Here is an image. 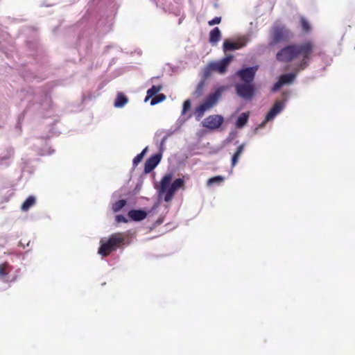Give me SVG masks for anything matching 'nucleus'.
Listing matches in <instances>:
<instances>
[{"label": "nucleus", "instance_id": "1", "mask_svg": "<svg viewBox=\"0 0 355 355\" xmlns=\"http://www.w3.org/2000/svg\"><path fill=\"white\" fill-rule=\"evenodd\" d=\"M313 50V44L311 42L288 44L277 53L276 59L280 62H290L299 55H302V60L295 64V71L300 72L309 67Z\"/></svg>", "mask_w": 355, "mask_h": 355}, {"label": "nucleus", "instance_id": "2", "mask_svg": "<svg viewBox=\"0 0 355 355\" xmlns=\"http://www.w3.org/2000/svg\"><path fill=\"white\" fill-rule=\"evenodd\" d=\"M126 236L123 232L112 234L107 240L101 239L98 253L103 257H107L112 252L116 250L125 245Z\"/></svg>", "mask_w": 355, "mask_h": 355}, {"label": "nucleus", "instance_id": "3", "mask_svg": "<svg viewBox=\"0 0 355 355\" xmlns=\"http://www.w3.org/2000/svg\"><path fill=\"white\" fill-rule=\"evenodd\" d=\"M172 173L166 174L160 181L159 193H164V201L168 202L172 200L175 192L184 187V180L178 178L171 183Z\"/></svg>", "mask_w": 355, "mask_h": 355}, {"label": "nucleus", "instance_id": "4", "mask_svg": "<svg viewBox=\"0 0 355 355\" xmlns=\"http://www.w3.org/2000/svg\"><path fill=\"white\" fill-rule=\"evenodd\" d=\"M236 94L242 99L251 101L256 92L254 83H241L235 85Z\"/></svg>", "mask_w": 355, "mask_h": 355}, {"label": "nucleus", "instance_id": "5", "mask_svg": "<svg viewBox=\"0 0 355 355\" xmlns=\"http://www.w3.org/2000/svg\"><path fill=\"white\" fill-rule=\"evenodd\" d=\"M258 69L257 65L242 67L236 72V75L243 83H253Z\"/></svg>", "mask_w": 355, "mask_h": 355}, {"label": "nucleus", "instance_id": "6", "mask_svg": "<svg viewBox=\"0 0 355 355\" xmlns=\"http://www.w3.org/2000/svg\"><path fill=\"white\" fill-rule=\"evenodd\" d=\"M223 122L224 118L222 115L213 114L206 117L202 121V125L209 130H216L221 126Z\"/></svg>", "mask_w": 355, "mask_h": 355}, {"label": "nucleus", "instance_id": "7", "mask_svg": "<svg viewBox=\"0 0 355 355\" xmlns=\"http://www.w3.org/2000/svg\"><path fill=\"white\" fill-rule=\"evenodd\" d=\"M233 58L234 56L232 55H229L218 61L211 62H209L210 67H211L214 71L224 74L227 71V67Z\"/></svg>", "mask_w": 355, "mask_h": 355}, {"label": "nucleus", "instance_id": "8", "mask_svg": "<svg viewBox=\"0 0 355 355\" xmlns=\"http://www.w3.org/2000/svg\"><path fill=\"white\" fill-rule=\"evenodd\" d=\"M225 89V88L224 86L216 87L213 92H211L207 95L203 103L209 108H211L217 103Z\"/></svg>", "mask_w": 355, "mask_h": 355}, {"label": "nucleus", "instance_id": "9", "mask_svg": "<svg viewBox=\"0 0 355 355\" xmlns=\"http://www.w3.org/2000/svg\"><path fill=\"white\" fill-rule=\"evenodd\" d=\"M247 39H242L238 42H233L230 40H225L223 44V50L225 53L227 51H233L239 49L246 45Z\"/></svg>", "mask_w": 355, "mask_h": 355}, {"label": "nucleus", "instance_id": "10", "mask_svg": "<svg viewBox=\"0 0 355 355\" xmlns=\"http://www.w3.org/2000/svg\"><path fill=\"white\" fill-rule=\"evenodd\" d=\"M286 101V100H285L284 102L279 101H276L267 113L266 116V121H270L273 120L277 115L281 113L285 107Z\"/></svg>", "mask_w": 355, "mask_h": 355}, {"label": "nucleus", "instance_id": "11", "mask_svg": "<svg viewBox=\"0 0 355 355\" xmlns=\"http://www.w3.org/2000/svg\"><path fill=\"white\" fill-rule=\"evenodd\" d=\"M272 41L270 45L277 44L285 40L284 28L282 26H275L272 32Z\"/></svg>", "mask_w": 355, "mask_h": 355}, {"label": "nucleus", "instance_id": "12", "mask_svg": "<svg viewBox=\"0 0 355 355\" xmlns=\"http://www.w3.org/2000/svg\"><path fill=\"white\" fill-rule=\"evenodd\" d=\"M162 157H150L145 162L144 172L150 173L160 162Z\"/></svg>", "mask_w": 355, "mask_h": 355}, {"label": "nucleus", "instance_id": "13", "mask_svg": "<svg viewBox=\"0 0 355 355\" xmlns=\"http://www.w3.org/2000/svg\"><path fill=\"white\" fill-rule=\"evenodd\" d=\"M221 37V31L218 27H215L209 32V42L212 45H216Z\"/></svg>", "mask_w": 355, "mask_h": 355}, {"label": "nucleus", "instance_id": "14", "mask_svg": "<svg viewBox=\"0 0 355 355\" xmlns=\"http://www.w3.org/2000/svg\"><path fill=\"white\" fill-rule=\"evenodd\" d=\"M128 216L135 221H140L146 218L147 214L144 210L132 209L128 212Z\"/></svg>", "mask_w": 355, "mask_h": 355}, {"label": "nucleus", "instance_id": "15", "mask_svg": "<svg viewBox=\"0 0 355 355\" xmlns=\"http://www.w3.org/2000/svg\"><path fill=\"white\" fill-rule=\"evenodd\" d=\"M249 116L250 113L248 112L241 113L235 122L236 128L238 129L243 128L247 124Z\"/></svg>", "mask_w": 355, "mask_h": 355}, {"label": "nucleus", "instance_id": "16", "mask_svg": "<svg viewBox=\"0 0 355 355\" xmlns=\"http://www.w3.org/2000/svg\"><path fill=\"white\" fill-rule=\"evenodd\" d=\"M297 73L298 72L295 71V73L291 72L288 73H284L281 75L279 78L281 80L284 85H289L291 84L295 80Z\"/></svg>", "mask_w": 355, "mask_h": 355}, {"label": "nucleus", "instance_id": "17", "mask_svg": "<svg viewBox=\"0 0 355 355\" xmlns=\"http://www.w3.org/2000/svg\"><path fill=\"white\" fill-rule=\"evenodd\" d=\"M128 97L122 92H119L117 94V96L114 101V106L117 108L123 107L125 105L128 103Z\"/></svg>", "mask_w": 355, "mask_h": 355}, {"label": "nucleus", "instance_id": "18", "mask_svg": "<svg viewBox=\"0 0 355 355\" xmlns=\"http://www.w3.org/2000/svg\"><path fill=\"white\" fill-rule=\"evenodd\" d=\"M210 109L207 105H206L204 103H202L196 108V119L198 121L203 116L205 112Z\"/></svg>", "mask_w": 355, "mask_h": 355}, {"label": "nucleus", "instance_id": "19", "mask_svg": "<svg viewBox=\"0 0 355 355\" xmlns=\"http://www.w3.org/2000/svg\"><path fill=\"white\" fill-rule=\"evenodd\" d=\"M35 198L33 196H28L21 206V209L24 211H28L35 204Z\"/></svg>", "mask_w": 355, "mask_h": 355}, {"label": "nucleus", "instance_id": "20", "mask_svg": "<svg viewBox=\"0 0 355 355\" xmlns=\"http://www.w3.org/2000/svg\"><path fill=\"white\" fill-rule=\"evenodd\" d=\"M13 269V267L8 262L0 263V277L7 276Z\"/></svg>", "mask_w": 355, "mask_h": 355}, {"label": "nucleus", "instance_id": "21", "mask_svg": "<svg viewBox=\"0 0 355 355\" xmlns=\"http://www.w3.org/2000/svg\"><path fill=\"white\" fill-rule=\"evenodd\" d=\"M51 97L46 92L44 93L42 96V99L40 101V105L44 110H48L51 107Z\"/></svg>", "mask_w": 355, "mask_h": 355}, {"label": "nucleus", "instance_id": "22", "mask_svg": "<svg viewBox=\"0 0 355 355\" xmlns=\"http://www.w3.org/2000/svg\"><path fill=\"white\" fill-rule=\"evenodd\" d=\"M205 85V80L201 79L200 81L197 85V87L196 88V90L193 92V95L198 98L201 96L203 94V90Z\"/></svg>", "mask_w": 355, "mask_h": 355}, {"label": "nucleus", "instance_id": "23", "mask_svg": "<svg viewBox=\"0 0 355 355\" xmlns=\"http://www.w3.org/2000/svg\"><path fill=\"white\" fill-rule=\"evenodd\" d=\"M225 180V178L221 175H217L213 178H209L207 180V185L208 186H213L214 184H220Z\"/></svg>", "mask_w": 355, "mask_h": 355}, {"label": "nucleus", "instance_id": "24", "mask_svg": "<svg viewBox=\"0 0 355 355\" xmlns=\"http://www.w3.org/2000/svg\"><path fill=\"white\" fill-rule=\"evenodd\" d=\"M162 89V85H153L150 88H149L147 91L148 94V98H152L155 96L159 91Z\"/></svg>", "mask_w": 355, "mask_h": 355}, {"label": "nucleus", "instance_id": "25", "mask_svg": "<svg viewBox=\"0 0 355 355\" xmlns=\"http://www.w3.org/2000/svg\"><path fill=\"white\" fill-rule=\"evenodd\" d=\"M55 153V150L47 143L41 148L40 155H46Z\"/></svg>", "mask_w": 355, "mask_h": 355}, {"label": "nucleus", "instance_id": "26", "mask_svg": "<svg viewBox=\"0 0 355 355\" xmlns=\"http://www.w3.org/2000/svg\"><path fill=\"white\" fill-rule=\"evenodd\" d=\"M127 202L125 200H119L114 202L112 205V210L114 212H118L123 209L126 205Z\"/></svg>", "mask_w": 355, "mask_h": 355}, {"label": "nucleus", "instance_id": "27", "mask_svg": "<svg viewBox=\"0 0 355 355\" xmlns=\"http://www.w3.org/2000/svg\"><path fill=\"white\" fill-rule=\"evenodd\" d=\"M166 99V95L164 94H156L150 101V105H155L156 104H158L162 101H164Z\"/></svg>", "mask_w": 355, "mask_h": 355}, {"label": "nucleus", "instance_id": "28", "mask_svg": "<svg viewBox=\"0 0 355 355\" xmlns=\"http://www.w3.org/2000/svg\"><path fill=\"white\" fill-rule=\"evenodd\" d=\"M168 135H164L163 138L162 139V141L160 142L159 146V150L158 152L153 154L152 155H162L164 152V144L167 139Z\"/></svg>", "mask_w": 355, "mask_h": 355}, {"label": "nucleus", "instance_id": "29", "mask_svg": "<svg viewBox=\"0 0 355 355\" xmlns=\"http://www.w3.org/2000/svg\"><path fill=\"white\" fill-rule=\"evenodd\" d=\"M214 71L211 67H210V63H209L204 69H203V75H202V80H206L208 78L212 73V72Z\"/></svg>", "mask_w": 355, "mask_h": 355}, {"label": "nucleus", "instance_id": "30", "mask_svg": "<svg viewBox=\"0 0 355 355\" xmlns=\"http://www.w3.org/2000/svg\"><path fill=\"white\" fill-rule=\"evenodd\" d=\"M301 27L304 32H309L311 30V26L309 21L304 17L300 18Z\"/></svg>", "mask_w": 355, "mask_h": 355}, {"label": "nucleus", "instance_id": "31", "mask_svg": "<svg viewBox=\"0 0 355 355\" xmlns=\"http://www.w3.org/2000/svg\"><path fill=\"white\" fill-rule=\"evenodd\" d=\"M191 101L190 99H187L184 101L182 105V115H184L187 112H188L191 109Z\"/></svg>", "mask_w": 355, "mask_h": 355}, {"label": "nucleus", "instance_id": "32", "mask_svg": "<svg viewBox=\"0 0 355 355\" xmlns=\"http://www.w3.org/2000/svg\"><path fill=\"white\" fill-rule=\"evenodd\" d=\"M283 86H284V84L282 83L281 80L279 78L278 80L273 85L271 90L272 92H275L279 90Z\"/></svg>", "mask_w": 355, "mask_h": 355}, {"label": "nucleus", "instance_id": "33", "mask_svg": "<svg viewBox=\"0 0 355 355\" xmlns=\"http://www.w3.org/2000/svg\"><path fill=\"white\" fill-rule=\"evenodd\" d=\"M221 21V17H215L214 19L208 21L209 26H211L216 24H220Z\"/></svg>", "mask_w": 355, "mask_h": 355}, {"label": "nucleus", "instance_id": "34", "mask_svg": "<svg viewBox=\"0 0 355 355\" xmlns=\"http://www.w3.org/2000/svg\"><path fill=\"white\" fill-rule=\"evenodd\" d=\"M116 221L117 223H127L128 220L123 215H117L116 216Z\"/></svg>", "mask_w": 355, "mask_h": 355}, {"label": "nucleus", "instance_id": "35", "mask_svg": "<svg viewBox=\"0 0 355 355\" xmlns=\"http://www.w3.org/2000/svg\"><path fill=\"white\" fill-rule=\"evenodd\" d=\"M243 148H244V144L240 145L237 148L236 152L232 155H234V156L240 155L242 153Z\"/></svg>", "mask_w": 355, "mask_h": 355}, {"label": "nucleus", "instance_id": "36", "mask_svg": "<svg viewBox=\"0 0 355 355\" xmlns=\"http://www.w3.org/2000/svg\"><path fill=\"white\" fill-rule=\"evenodd\" d=\"M93 98L92 93L89 92L87 94L83 95V101H86L87 100H92Z\"/></svg>", "mask_w": 355, "mask_h": 355}, {"label": "nucleus", "instance_id": "37", "mask_svg": "<svg viewBox=\"0 0 355 355\" xmlns=\"http://www.w3.org/2000/svg\"><path fill=\"white\" fill-rule=\"evenodd\" d=\"M143 157H135V158L133 159V163L135 164H137L138 163H139L141 161Z\"/></svg>", "mask_w": 355, "mask_h": 355}, {"label": "nucleus", "instance_id": "38", "mask_svg": "<svg viewBox=\"0 0 355 355\" xmlns=\"http://www.w3.org/2000/svg\"><path fill=\"white\" fill-rule=\"evenodd\" d=\"M148 150V147H146L144 149H143V150L141 153H138L137 155H146Z\"/></svg>", "mask_w": 355, "mask_h": 355}, {"label": "nucleus", "instance_id": "39", "mask_svg": "<svg viewBox=\"0 0 355 355\" xmlns=\"http://www.w3.org/2000/svg\"><path fill=\"white\" fill-rule=\"evenodd\" d=\"M239 157H232V166H234L236 164Z\"/></svg>", "mask_w": 355, "mask_h": 355}, {"label": "nucleus", "instance_id": "40", "mask_svg": "<svg viewBox=\"0 0 355 355\" xmlns=\"http://www.w3.org/2000/svg\"><path fill=\"white\" fill-rule=\"evenodd\" d=\"M113 47H114V46H113V45H108V46H107L105 47V51L107 52V51H108V50H109L110 48H113Z\"/></svg>", "mask_w": 355, "mask_h": 355}, {"label": "nucleus", "instance_id": "41", "mask_svg": "<svg viewBox=\"0 0 355 355\" xmlns=\"http://www.w3.org/2000/svg\"><path fill=\"white\" fill-rule=\"evenodd\" d=\"M267 122L268 121H266L265 119L264 121L259 125V128H263Z\"/></svg>", "mask_w": 355, "mask_h": 355}, {"label": "nucleus", "instance_id": "42", "mask_svg": "<svg viewBox=\"0 0 355 355\" xmlns=\"http://www.w3.org/2000/svg\"><path fill=\"white\" fill-rule=\"evenodd\" d=\"M150 98H148V94H146V98H145L144 101H145V102H146V101H148Z\"/></svg>", "mask_w": 355, "mask_h": 355}]
</instances>
